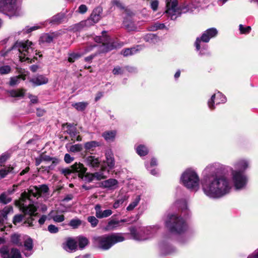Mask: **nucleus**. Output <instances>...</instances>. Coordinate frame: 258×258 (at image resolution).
Listing matches in <instances>:
<instances>
[{
  "label": "nucleus",
  "instance_id": "24",
  "mask_svg": "<svg viewBox=\"0 0 258 258\" xmlns=\"http://www.w3.org/2000/svg\"><path fill=\"white\" fill-rule=\"evenodd\" d=\"M109 170H106V167L102 166L101 170L99 171L96 172L94 173V176L95 179L100 180L106 178L109 174Z\"/></svg>",
  "mask_w": 258,
  "mask_h": 258
},
{
  "label": "nucleus",
  "instance_id": "53",
  "mask_svg": "<svg viewBox=\"0 0 258 258\" xmlns=\"http://www.w3.org/2000/svg\"><path fill=\"white\" fill-rule=\"evenodd\" d=\"M11 68L9 66H4L0 67V74L2 75L7 74L10 72Z\"/></svg>",
  "mask_w": 258,
  "mask_h": 258
},
{
  "label": "nucleus",
  "instance_id": "39",
  "mask_svg": "<svg viewBox=\"0 0 258 258\" xmlns=\"http://www.w3.org/2000/svg\"><path fill=\"white\" fill-rule=\"evenodd\" d=\"M140 201V197L137 196L134 201L131 202L130 205L127 207V211H132L134 208L139 204Z\"/></svg>",
  "mask_w": 258,
  "mask_h": 258
},
{
  "label": "nucleus",
  "instance_id": "47",
  "mask_svg": "<svg viewBox=\"0 0 258 258\" xmlns=\"http://www.w3.org/2000/svg\"><path fill=\"white\" fill-rule=\"evenodd\" d=\"M67 127V132L69 134L72 138H75L77 135L76 128L71 125H68Z\"/></svg>",
  "mask_w": 258,
  "mask_h": 258
},
{
  "label": "nucleus",
  "instance_id": "54",
  "mask_svg": "<svg viewBox=\"0 0 258 258\" xmlns=\"http://www.w3.org/2000/svg\"><path fill=\"white\" fill-rule=\"evenodd\" d=\"M48 230L51 233H56L58 231V228L54 225H49L48 226Z\"/></svg>",
  "mask_w": 258,
  "mask_h": 258
},
{
  "label": "nucleus",
  "instance_id": "9",
  "mask_svg": "<svg viewBox=\"0 0 258 258\" xmlns=\"http://www.w3.org/2000/svg\"><path fill=\"white\" fill-rule=\"evenodd\" d=\"M0 9L10 17L19 15V9L16 5V0H1Z\"/></svg>",
  "mask_w": 258,
  "mask_h": 258
},
{
  "label": "nucleus",
  "instance_id": "2",
  "mask_svg": "<svg viewBox=\"0 0 258 258\" xmlns=\"http://www.w3.org/2000/svg\"><path fill=\"white\" fill-rule=\"evenodd\" d=\"M48 187L45 184L40 185L39 187L34 186L28 190V192L24 191L22 194L21 198L17 202V205L24 215H29L31 217L36 215L37 208L33 204L26 203V201L31 200V197H38L43 194L47 193Z\"/></svg>",
  "mask_w": 258,
  "mask_h": 258
},
{
  "label": "nucleus",
  "instance_id": "45",
  "mask_svg": "<svg viewBox=\"0 0 258 258\" xmlns=\"http://www.w3.org/2000/svg\"><path fill=\"white\" fill-rule=\"evenodd\" d=\"M82 221L78 219H73L69 223V225L73 228H77L81 225Z\"/></svg>",
  "mask_w": 258,
  "mask_h": 258
},
{
  "label": "nucleus",
  "instance_id": "11",
  "mask_svg": "<svg viewBox=\"0 0 258 258\" xmlns=\"http://www.w3.org/2000/svg\"><path fill=\"white\" fill-rule=\"evenodd\" d=\"M218 33L216 29L212 28L207 30L203 34L201 38H197L195 42L196 49L199 50L201 47V42H208L210 39L215 37Z\"/></svg>",
  "mask_w": 258,
  "mask_h": 258
},
{
  "label": "nucleus",
  "instance_id": "57",
  "mask_svg": "<svg viewBox=\"0 0 258 258\" xmlns=\"http://www.w3.org/2000/svg\"><path fill=\"white\" fill-rule=\"evenodd\" d=\"M63 18V16L62 14H58L52 18V22L55 23H59L61 20Z\"/></svg>",
  "mask_w": 258,
  "mask_h": 258
},
{
  "label": "nucleus",
  "instance_id": "60",
  "mask_svg": "<svg viewBox=\"0 0 258 258\" xmlns=\"http://www.w3.org/2000/svg\"><path fill=\"white\" fill-rule=\"evenodd\" d=\"M157 38L156 36L153 34H150L146 36L145 39L147 41H149L150 40L152 42H154V40Z\"/></svg>",
  "mask_w": 258,
  "mask_h": 258
},
{
  "label": "nucleus",
  "instance_id": "25",
  "mask_svg": "<svg viewBox=\"0 0 258 258\" xmlns=\"http://www.w3.org/2000/svg\"><path fill=\"white\" fill-rule=\"evenodd\" d=\"M109 170H106V167L102 166L101 170L99 171L96 172L94 173V176L95 179L100 180L106 178L109 174Z\"/></svg>",
  "mask_w": 258,
  "mask_h": 258
},
{
  "label": "nucleus",
  "instance_id": "13",
  "mask_svg": "<svg viewBox=\"0 0 258 258\" xmlns=\"http://www.w3.org/2000/svg\"><path fill=\"white\" fill-rule=\"evenodd\" d=\"M0 256L1 258H22L21 254L18 249L13 248L9 250L6 247L0 248Z\"/></svg>",
  "mask_w": 258,
  "mask_h": 258
},
{
  "label": "nucleus",
  "instance_id": "34",
  "mask_svg": "<svg viewBox=\"0 0 258 258\" xmlns=\"http://www.w3.org/2000/svg\"><path fill=\"white\" fill-rule=\"evenodd\" d=\"M119 221L111 220L110 221L107 225L105 227V230L107 231L112 230L115 229L119 225Z\"/></svg>",
  "mask_w": 258,
  "mask_h": 258
},
{
  "label": "nucleus",
  "instance_id": "8",
  "mask_svg": "<svg viewBox=\"0 0 258 258\" xmlns=\"http://www.w3.org/2000/svg\"><path fill=\"white\" fill-rule=\"evenodd\" d=\"M231 174L234 186L236 189H242L246 187L248 179L243 173L231 169Z\"/></svg>",
  "mask_w": 258,
  "mask_h": 258
},
{
  "label": "nucleus",
  "instance_id": "26",
  "mask_svg": "<svg viewBox=\"0 0 258 258\" xmlns=\"http://www.w3.org/2000/svg\"><path fill=\"white\" fill-rule=\"evenodd\" d=\"M248 166V163L246 160H241L234 163V167L235 169L234 170H237L243 173Z\"/></svg>",
  "mask_w": 258,
  "mask_h": 258
},
{
  "label": "nucleus",
  "instance_id": "22",
  "mask_svg": "<svg viewBox=\"0 0 258 258\" xmlns=\"http://www.w3.org/2000/svg\"><path fill=\"white\" fill-rule=\"evenodd\" d=\"M123 25L125 29L129 31H135L137 29L136 25L131 16H127L124 19Z\"/></svg>",
  "mask_w": 258,
  "mask_h": 258
},
{
  "label": "nucleus",
  "instance_id": "51",
  "mask_svg": "<svg viewBox=\"0 0 258 258\" xmlns=\"http://www.w3.org/2000/svg\"><path fill=\"white\" fill-rule=\"evenodd\" d=\"M88 221L89 222H90L91 224V226L93 227H96L98 223V219L95 217L94 216H89L88 217Z\"/></svg>",
  "mask_w": 258,
  "mask_h": 258
},
{
  "label": "nucleus",
  "instance_id": "16",
  "mask_svg": "<svg viewBox=\"0 0 258 258\" xmlns=\"http://www.w3.org/2000/svg\"><path fill=\"white\" fill-rule=\"evenodd\" d=\"M95 215L98 218H106L110 216L112 214L111 210H105L102 211L101 207L100 205H96L95 207Z\"/></svg>",
  "mask_w": 258,
  "mask_h": 258
},
{
  "label": "nucleus",
  "instance_id": "40",
  "mask_svg": "<svg viewBox=\"0 0 258 258\" xmlns=\"http://www.w3.org/2000/svg\"><path fill=\"white\" fill-rule=\"evenodd\" d=\"M85 26H89L86 20L85 21H82L79 23L73 26V29L74 31H80Z\"/></svg>",
  "mask_w": 258,
  "mask_h": 258
},
{
  "label": "nucleus",
  "instance_id": "7",
  "mask_svg": "<svg viewBox=\"0 0 258 258\" xmlns=\"http://www.w3.org/2000/svg\"><path fill=\"white\" fill-rule=\"evenodd\" d=\"M165 224L169 230L174 233L183 232L187 228L185 221L176 215H169L165 221Z\"/></svg>",
  "mask_w": 258,
  "mask_h": 258
},
{
  "label": "nucleus",
  "instance_id": "43",
  "mask_svg": "<svg viewBox=\"0 0 258 258\" xmlns=\"http://www.w3.org/2000/svg\"><path fill=\"white\" fill-rule=\"evenodd\" d=\"M11 199L6 193H3L0 196V203L6 204L10 202Z\"/></svg>",
  "mask_w": 258,
  "mask_h": 258
},
{
  "label": "nucleus",
  "instance_id": "18",
  "mask_svg": "<svg viewBox=\"0 0 258 258\" xmlns=\"http://www.w3.org/2000/svg\"><path fill=\"white\" fill-rule=\"evenodd\" d=\"M118 184V182L117 180L113 178H110L102 181L100 183V186L102 187L109 189H114L117 187Z\"/></svg>",
  "mask_w": 258,
  "mask_h": 258
},
{
  "label": "nucleus",
  "instance_id": "28",
  "mask_svg": "<svg viewBox=\"0 0 258 258\" xmlns=\"http://www.w3.org/2000/svg\"><path fill=\"white\" fill-rule=\"evenodd\" d=\"M106 162L110 169L114 167L115 161L113 158V155L111 151H107L105 153Z\"/></svg>",
  "mask_w": 258,
  "mask_h": 258
},
{
  "label": "nucleus",
  "instance_id": "46",
  "mask_svg": "<svg viewBox=\"0 0 258 258\" xmlns=\"http://www.w3.org/2000/svg\"><path fill=\"white\" fill-rule=\"evenodd\" d=\"M82 150V146L81 144H76L71 146L69 148V151L72 152H78Z\"/></svg>",
  "mask_w": 258,
  "mask_h": 258
},
{
  "label": "nucleus",
  "instance_id": "37",
  "mask_svg": "<svg viewBox=\"0 0 258 258\" xmlns=\"http://www.w3.org/2000/svg\"><path fill=\"white\" fill-rule=\"evenodd\" d=\"M138 49L133 47L131 48H126L122 50L121 54L124 56H127L136 53Z\"/></svg>",
  "mask_w": 258,
  "mask_h": 258
},
{
  "label": "nucleus",
  "instance_id": "58",
  "mask_svg": "<svg viewBox=\"0 0 258 258\" xmlns=\"http://www.w3.org/2000/svg\"><path fill=\"white\" fill-rule=\"evenodd\" d=\"M159 2L157 0H153L151 2V7L153 11H156L158 7Z\"/></svg>",
  "mask_w": 258,
  "mask_h": 258
},
{
  "label": "nucleus",
  "instance_id": "33",
  "mask_svg": "<svg viewBox=\"0 0 258 258\" xmlns=\"http://www.w3.org/2000/svg\"><path fill=\"white\" fill-rule=\"evenodd\" d=\"M13 167L6 166H0V179L5 177L8 173L13 170Z\"/></svg>",
  "mask_w": 258,
  "mask_h": 258
},
{
  "label": "nucleus",
  "instance_id": "23",
  "mask_svg": "<svg viewBox=\"0 0 258 258\" xmlns=\"http://www.w3.org/2000/svg\"><path fill=\"white\" fill-rule=\"evenodd\" d=\"M109 170H106V167L102 166L101 170L99 171L96 172L94 173V176L95 179L100 180L106 178L109 174Z\"/></svg>",
  "mask_w": 258,
  "mask_h": 258
},
{
  "label": "nucleus",
  "instance_id": "29",
  "mask_svg": "<svg viewBox=\"0 0 258 258\" xmlns=\"http://www.w3.org/2000/svg\"><path fill=\"white\" fill-rule=\"evenodd\" d=\"M25 93L26 90L24 89L12 90L8 92V93L10 96L15 98L23 97L25 94Z\"/></svg>",
  "mask_w": 258,
  "mask_h": 258
},
{
  "label": "nucleus",
  "instance_id": "49",
  "mask_svg": "<svg viewBox=\"0 0 258 258\" xmlns=\"http://www.w3.org/2000/svg\"><path fill=\"white\" fill-rule=\"evenodd\" d=\"M11 241L15 245L20 246L22 245L20 242V236L17 234H14L11 237Z\"/></svg>",
  "mask_w": 258,
  "mask_h": 258
},
{
  "label": "nucleus",
  "instance_id": "56",
  "mask_svg": "<svg viewBox=\"0 0 258 258\" xmlns=\"http://www.w3.org/2000/svg\"><path fill=\"white\" fill-rule=\"evenodd\" d=\"M176 204L177 205H179V207L182 210H185L187 209V204H186V202L184 200H181L179 202H177Z\"/></svg>",
  "mask_w": 258,
  "mask_h": 258
},
{
  "label": "nucleus",
  "instance_id": "63",
  "mask_svg": "<svg viewBox=\"0 0 258 258\" xmlns=\"http://www.w3.org/2000/svg\"><path fill=\"white\" fill-rule=\"evenodd\" d=\"M28 97L30 99L31 103L36 104L38 102V98L37 96L32 95H29Z\"/></svg>",
  "mask_w": 258,
  "mask_h": 258
},
{
  "label": "nucleus",
  "instance_id": "1",
  "mask_svg": "<svg viewBox=\"0 0 258 258\" xmlns=\"http://www.w3.org/2000/svg\"><path fill=\"white\" fill-rule=\"evenodd\" d=\"M219 167L218 163L211 164L203 171L205 177L202 182V189L204 193L210 198H220L229 194L232 188L227 177L223 175L215 176Z\"/></svg>",
  "mask_w": 258,
  "mask_h": 258
},
{
  "label": "nucleus",
  "instance_id": "42",
  "mask_svg": "<svg viewBox=\"0 0 258 258\" xmlns=\"http://www.w3.org/2000/svg\"><path fill=\"white\" fill-rule=\"evenodd\" d=\"M21 78H22L23 80L25 79V77L22 76L11 78L9 83L10 85L11 86H15L18 84L20 83Z\"/></svg>",
  "mask_w": 258,
  "mask_h": 258
},
{
  "label": "nucleus",
  "instance_id": "50",
  "mask_svg": "<svg viewBox=\"0 0 258 258\" xmlns=\"http://www.w3.org/2000/svg\"><path fill=\"white\" fill-rule=\"evenodd\" d=\"M174 249L171 246H167V247H163L162 248V252L163 254L166 255L171 253L174 251Z\"/></svg>",
  "mask_w": 258,
  "mask_h": 258
},
{
  "label": "nucleus",
  "instance_id": "44",
  "mask_svg": "<svg viewBox=\"0 0 258 258\" xmlns=\"http://www.w3.org/2000/svg\"><path fill=\"white\" fill-rule=\"evenodd\" d=\"M79 245L80 248L82 249L88 244V239L83 237H79L78 238Z\"/></svg>",
  "mask_w": 258,
  "mask_h": 258
},
{
  "label": "nucleus",
  "instance_id": "48",
  "mask_svg": "<svg viewBox=\"0 0 258 258\" xmlns=\"http://www.w3.org/2000/svg\"><path fill=\"white\" fill-rule=\"evenodd\" d=\"M166 29V26L164 24L155 23L153 26H151L150 28L151 31H156L159 29Z\"/></svg>",
  "mask_w": 258,
  "mask_h": 258
},
{
  "label": "nucleus",
  "instance_id": "19",
  "mask_svg": "<svg viewBox=\"0 0 258 258\" xmlns=\"http://www.w3.org/2000/svg\"><path fill=\"white\" fill-rule=\"evenodd\" d=\"M47 78L43 75H37L30 80L34 86H40L47 83Z\"/></svg>",
  "mask_w": 258,
  "mask_h": 258
},
{
  "label": "nucleus",
  "instance_id": "14",
  "mask_svg": "<svg viewBox=\"0 0 258 258\" xmlns=\"http://www.w3.org/2000/svg\"><path fill=\"white\" fill-rule=\"evenodd\" d=\"M104 33H106V32H103L102 37L96 36L94 38L95 41L96 42H102L103 46L104 47L103 50L106 52L116 48V45L111 42L110 38L104 35Z\"/></svg>",
  "mask_w": 258,
  "mask_h": 258
},
{
  "label": "nucleus",
  "instance_id": "6",
  "mask_svg": "<svg viewBox=\"0 0 258 258\" xmlns=\"http://www.w3.org/2000/svg\"><path fill=\"white\" fill-rule=\"evenodd\" d=\"M17 48L19 52V58L21 61L28 60L31 62L34 56V44L29 40L17 42L13 49Z\"/></svg>",
  "mask_w": 258,
  "mask_h": 258
},
{
  "label": "nucleus",
  "instance_id": "15",
  "mask_svg": "<svg viewBox=\"0 0 258 258\" xmlns=\"http://www.w3.org/2000/svg\"><path fill=\"white\" fill-rule=\"evenodd\" d=\"M226 101V98L222 93L218 92L213 95L211 99L208 102L209 107L213 109L215 108L214 104H219L220 103H225Z\"/></svg>",
  "mask_w": 258,
  "mask_h": 258
},
{
  "label": "nucleus",
  "instance_id": "41",
  "mask_svg": "<svg viewBox=\"0 0 258 258\" xmlns=\"http://www.w3.org/2000/svg\"><path fill=\"white\" fill-rule=\"evenodd\" d=\"M251 29L250 26H244L242 24H240L239 26L240 33L241 34H247L249 33Z\"/></svg>",
  "mask_w": 258,
  "mask_h": 258
},
{
  "label": "nucleus",
  "instance_id": "10",
  "mask_svg": "<svg viewBox=\"0 0 258 258\" xmlns=\"http://www.w3.org/2000/svg\"><path fill=\"white\" fill-rule=\"evenodd\" d=\"M86 171L87 168L84 167L83 164L81 163H76L71 166V169H62L61 170V172L67 178H69V176L74 172H77L78 173L79 177L83 178Z\"/></svg>",
  "mask_w": 258,
  "mask_h": 258
},
{
  "label": "nucleus",
  "instance_id": "64",
  "mask_svg": "<svg viewBox=\"0 0 258 258\" xmlns=\"http://www.w3.org/2000/svg\"><path fill=\"white\" fill-rule=\"evenodd\" d=\"M86 178L89 182L95 179L94 173H87L86 175Z\"/></svg>",
  "mask_w": 258,
  "mask_h": 258
},
{
  "label": "nucleus",
  "instance_id": "4",
  "mask_svg": "<svg viewBox=\"0 0 258 258\" xmlns=\"http://www.w3.org/2000/svg\"><path fill=\"white\" fill-rule=\"evenodd\" d=\"M180 182L187 189L197 191L200 189V177L196 171L191 168L185 170L180 177Z\"/></svg>",
  "mask_w": 258,
  "mask_h": 258
},
{
  "label": "nucleus",
  "instance_id": "36",
  "mask_svg": "<svg viewBox=\"0 0 258 258\" xmlns=\"http://www.w3.org/2000/svg\"><path fill=\"white\" fill-rule=\"evenodd\" d=\"M88 103L86 102H80L72 104V106L78 111H83L87 106Z\"/></svg>",
  "mask_w": 258,
  "mask_h": 258
},
{
  "label": "nucleus",
  "instance_id": "27",
  "mask_svg": "<svg viewBox=\"0 0 258 258\" xmlns=\"http://www.w3.org/2000/svg\"><path fill=\"white\" fill-rule=\"evenodd\" d=\"M49 216L56 223H60L64 220V216L62 214H59L55 211H51L49 214Z\"/></svg>",
  "mask_w": 258,
  "mask_h": 258
},
{
  "label": "nucleus",
  "instance_id": "55",
  "mask_svg": "<svg viewBox=\"0 0 258 258\" xmlns=\"http://www.w3.org/2000/svg\"><path fill=\"white\" fill-rule=\"evenodd\" d=\"M24 216L22 215H16L13 219V223L14 224L16 225L17 224L21 222Z\"/></svg>",
  "mask_w": 258,
  "mask_h": 258
},
{
  "label": "nucleus",
  "instance_id": "31",
  "mask_svg": "<svg viewBox=\"0 0 258 258\" xmlns=\"http://www.w3.org/2000/svg\"><path fill=\"white\" fill-rule=\"evenodd\" d=\"M101 18V16L99 14H97L95 12H93L90 18L86 20L87 23L89 26L93 25L95 23H97Z\"/></svg>",
  "mask_w": 258,
  "mask_h": 258
},
{
  "label": "nucleus",
  "instance_id": "62",
  "mask_svg": "<svg viewBox=\"0 0 258 258\" xmlns=\"http://www.w3.org/2000/svg\"><path fill=\"white\" fill-rule=\"evenodd\" d=\"M87 10H88V9L86 5H81L79 7L78 11L79 13H80L81 14H84L87 12Z\"/></svg>",
  "mask_w": 258,
  "mask_h": 258
},
{
  "label": "nucleus",
  "instance_id": "17",
  "mask_svg": "<svg viewBox=\"0 0 258 258\" xmlns=\"http://www.w3.org/2000/svg\"><path fill=\"white\" fill-rule=\"evenodd\" d=\"M77 241L72 238H68L63 243V248L67 251L72 252L77 249Z\"/></svg>",
  "mask_w": 258,
  "mask_h": 258
},
{
  "label": "nucleus",
  "instance_id": "59",
  "mask_svg": "<svg viewBox=\"0 0 258 258\" xmlns=\"http://www.w3.org/2000/svg\"><path fill=\"white\" fill-rule=\"evenodd\" d=\"M124 199H120L116 201L113 204V207L114 209L118 208L121 204H123Z\"/></svg>",
  "mask_w": 258,
  "mask_h": 258
},
{
  "label": "nucleus",
  "instance_id": "12",
  "mask_svg": "<svg viewBox=\"0 0 258 258\" xmlns=\"http://www.w3.org/2000/svg\"><path fill=\"white\" fill-rule=\"evenodd\" d=\"M131 234L134 239L139 241L146 240L152 235L150 227L142 229L140 230L133 228L131 230Z\"/></svg>",
  "mask_w": 258,
  "mask_h": 258
},
{
  "label": "nucleus",
  "instance_id": "21",
  "mask_svg": "<svg viewBox=\"0 0 258 258\" xmlns=\"http://www.w3.org/2000/svg\"><path fill=\"white\" fill-rule=\"evenodd\" d=\"M24 253L26 256H29L32 253V249L33 247V240L31 238H27L24 241Z\"/></svg>",
  "mask_w": 258,
  "mask_h": 258
},
{
  "label": "nucleus",
  "instance_id": "5",
  "mask_svg": "<svg viewBox=\"0 0 258 258\" xmlns=\"http://www.w3.org/2000/svg\"><path fill=\"white\" fill-rule=\"evenodd\" d=\"M166 1L167 8L166 13L168 17H170L172 20L175 19L181 13H185L188 12H193L194 9L201 6L192 3L181 9H179L177 7V0H166Z\"/></svg>",
  "mask_w": 258,
  "mask_h": 258
},
{
  "label": "nucleus",
  "instance_id": "52",
  "mask_svg": "<svg viewBox=\"0 0 258 258\" xmlns=\"http://www.w3.org/2000/svg\"><path fill=\"white\" fill-rule=\"evenodd\" d=\"M81 56V54L79 53H73L69 55L68 61L70 62H73L76 59H78Z\"/></svg>",
  "mask_w": 258,
  "mask_h": 258
},
{
  "label": "nucleus",
  "instance_id": "38",
  "mask_svg": "<svg viewBox=\"0 0 258 258\" xmlns=\"http://www.w3.org/2000/svg\"><path fill=\"white\" fill-rule=\"evenodd\" d=\"M99 144L96 141H90L85 144L84 147L86 150H93L94 148L99 146Z\"/></svg>",
  "mask_w": 258,
  "mask_h": 258
},
{
  "label": "nucleus",
  "instance_id": "30",
  "mask_svg": "<svg viewBox=\"0 0 258 258\" xmlns=\"http://www.w3.org/2000/svg\"><path fill=\"white\" fill-rule=\"evenodd\" d=\"M116 134L115 131H108L104 132L102 136L107 142H112L115 139Z\"/></svg>",
  "mask_w": 258,
  "mask_h": 258
},
{
  "label": "nucleus",
  "instance_id": "35",
  "mask_svg": "<svg viewBox=\"0 0 258 258\" xmlns=\"http://www.w3.org/2000/svg\"><path fill=\"white\" fill-rule=\"evenodd\" d=\"M53 41V37L48 34H43L40 38L39 42L40 43H49Z\"/></svg>",
  "mask_w": 258,
  "mask_h": 258
},
{
  "label": "nucleus",
  "instance_id": "32",
  "mask_svg": "<svg viewBox=\"0 0 258 258\" xmlns=\"http://www.w3.org/2000/svg\"><path fill=\"white\" fill-rule=\"evenodd\" d=\"M136 152L140 156H144L146 155L148 153L147 148L143 145H139L136 148Z\"/></svg>",
  "mask_w": 258,
  "mask_h": 258
},
{
  "label": "nucleus",
  "instance_id": "20",
  "mask_svg": "<svg viewBox=\"0 0 258 258\" xmlns=\"http://www.w3.org/2000/svg\"><path fill=\"white\" fill-rule=\"evenodd\" d=\"M85 162L87 166L96 168L99 167L100 160L98 158L94 156H89L86 157Z\"/></svg>",
  "mask_w": 258,
  "mask_h": 258
},
{
  "label": "nucleus",
  "instance_id": "61",
  "mask_svg": "<svg viewBox=\"0 0 258 258\" xmlns=\"http://www.w3.org/2000/svg\"><path fill=\"white\" fill-rule=\"evenodd\" d=\"M74 158L70 156L69 154L64 155V160L67 163H70L74 160Z\"/></svg>",
  "mask_w": 258,
  "mask_h": 258
},
{
  "label": "nucleus",
  "instance_id": "3",
  "mask_svg": "<svg viewBox=\"0 0 258 258\" xmlns=\"http://www.w3.org/2000/svg\"><path fill=\"white\" fill-rule=\"evenodd\" d=\"M125 239L123 234L115 233L105 234L93 238V242L100 248L107 250L116 243L122 242Z\"/></svg>",
  "mask_w": 258,
  "mask_h": 258
}]
</instances>
